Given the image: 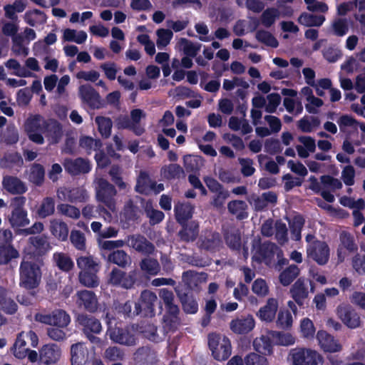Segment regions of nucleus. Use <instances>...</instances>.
Wrapping results in <instances>:
<instances>
[{
    "mask_svg": "<svg viewBox=\"0 0 365 365\" xmlns=\"http://www.w3.org/2000/svg\"><path fill=\"white\" fill-rule=\"evenodd\" d=\"M182 225L178 235L181 240L189 242L196 240L199 233V225L196 221H190Z\"/></svg>",
    "mask_w": 365,
    "mask_h": 365,
    "instance_id": "32",
    "label": "nucleus"
},
{
    "mask_svg": "<svg viewBox=\"0 0 365 365\" xmlns=\"http://www.w3.org/2000/svg\"><path fill=\"white\" fill-rule=\"evenodd\" d=\"M70 199L69 202L71 203L85 202L88 198L87 191L80 187L70 188Z\"/></svg>",
    "mask_w": 365,
    "mask_h": 365,
    "instance_id": "56",
    "label": "nucleus"
},
{
    "mask_svg": "<svg viewBox=\"0 0 365 365\" xmlns=\"http://www.w3.org/2000/svg\"><path fill=\"white\" fill-rule=\"evenodd\" d=\"M126 242L130 247L145 256L149 257L155 252L153 243L140 234L128 235Z\"/></svg>",
    "mask_w": 365,
    "mask_h": 365,
    "instance_id": "16",
    "label": "nucleus"
},
{
    "mask_svg": "<svg viewBox=\"0 0 365 365\" xmlns=\"http://www.w3.org/2000/svg\"><path fill=\"white\" fill-rule=\"evenodd\" d=\"M76 304L91 314H94L98 309V300L94 292L83 289L76 293Z\"/></svg>",
    "mask_w": 365,
    "mask_h": 365,
    "instance_id": "20",
    "label": "nucleus"
},
{
    "mask_svg": "<svg viewBox=\"0 0 365 365\" xmlns=\"http://www.w3.org/2000/svg\"><path fill=\"white\" fill-rule=\"evenodd\" d=\"M61 350L56 344H48L42 346L39 351V360L41 363L49 365L56 364L60 359Z\"/></svg>",
    "mask_w": 365,
    "mask_h": 365,
    "instance_id": "24",
    "label": "nucleus"
},
{
    "mask_svg": "<svg viewBox=\"0 0 365 365\" xmlns=\"http://www.w3.org/2000/svg\"><path fill=\"white\" fill-rule=\"evenodd\" d=\"M105 319L108 327L106 334L113 342L127 346L136 345L138 338L134 330L129 326L123 327L121 324L118 322L113 325L115 318L109 312L106 313Z\"/></svg>",
    "mask_w": 365,
    "mask_h": 365,
    "instance_id": "3",
    "label": "nucleus"
},
{
    "mask_svg": "<svg viewBox=\"0 0 365 365\" xmlns=\"http://www.w3.org/2000/svg\"><path fill=\"white\" fill-rule=\"evenodd\" d=\"M256 39L267 46L277 48L279 46L277 39L269 31L265 30H258L255 34Z\"/></svg>",
    "mask_w": 365,
    "mask_h": 365,
    "instance_id": "49",
    "label": "nucleus"
},
{
    "mask_svg": "<svg viewBox=\"0 0 365 365\" xmlns=\"http://www.w3.org/2000/svg\"><path fill=\"white\" fill-rule=\"evenodd\" d=\"M193 207L189 204H181L175 207V215L177 222L183 225L192 217Z\"/></svg>",
    "mask_w": 365,
    "mask_h": 365,
    "instance_id": "41",
    "label": "nucleus"
},
{
    "mask_svg": "<svg viewBox=\"0 0 365 365\" xmlns=\"http://www.w3.org/2000/svg\"><path fill=\"white\" fill-rule=\"evenodd\" d=\"M244 361L245 365H269L268 360L264 355L255 352L247 354Z\"/></svg>",
    "mask_w": 365,
    "mask_h": 365,
    "instance_id": "62",
    "label": "nucleus"
},
{
    "mask_svg": "<svg viewBox=\"0 0 365 365\" xmlns=\"http://www.w3.org/2000/svg\"><path fill=\"white\" fill-rule=\"evenodd\" d=\"M63 165L66 172L71 176L88 173L92 168L88 159L81 157L75 159L66 158L63 160Z\"/></svg>",
    "mask_w": 365,
    "mask_h": 365,
    "instance_id": "17",
    "label": "nucleus"
},
{
    "mask_svg": "<svg viewBox=\"0 0 365 365\" xmlns=\"http://www.w3.org/2000/svg\"><path fill=\"white\" fill-rule=\"evenodd\" d=\"M43 259L21 261L19 267V285L27 290L37 288L41 281Z\"/></svg>",
    "mask_w": 365,
    "mask_h": 365,
    "instance_id": "2",
    "label": "nucleus"
},
{
    "mask_svg": "<svg viewBox=\"0 0 365 365\" xmlns=\"http://www.w3.org/2000/svg\"><path fill=\"white\" fill-rule=\"evenodd\" d=\"M57 210L60 214L73 219H78L81 215V212L78 208L68 204L62 203L58 205Z\"/></svg>",
    "mask_w": 365,
    "mask_h": 365,
    "instance_id": "60",
    "label": "nucleus"
},
{
    "mask_svg": "<svg viewBox=\"0 0 365 365\" xmlns=\"http://www.w3.org/2000/svg\"><path fill=\"white\" fill-rule=\"evenodd\" d=\"M45 120L41 115L37 114L28 118L25 123V130L29 139L38 145L44 143L43 132Z\"/></svg>",
    "mask_w": 365,
    "mask_h": 365,
    "instance_id": "11",
    "label": "nucleus"
},
{
    "mask_svg": "<svg viewBox=\"0 0 365 365\" xmlns=\"http://www.w3.org/2000/svg\"><path fill=\"white\" fill-rule=\"evenodd\" d=\"M294 365H317L322 361V356L314 350L299 349L292 354Z\"/></svg>",
    "mask_w": 365,
    "mask_h": 365,
    "instance_id": "19",
    "label": "nucleus"
},
{
    "mask_svg": "<svg viewBox=\"0 0 365 365\" xmlns=\"http://www.w3.org/2000/svg\"><path fill=\"white\" fill-rule=\"evenodd\" d=\"M282 335L281 332L269 331L267 334H262L259 337H256L252 342L255 351L264 356L272 355L273 354V341L272 338L281 336Z\"/></svg>",
    "mask_w": 365,
    "mask_h": 365,
    "instance_id": "18",
    "label": "nucleus"
},
{
    "mask_svg": "<svg viewBox=\"0 0 365 365\" xmlns=\"http://www.w3.org/2000/svg\"><path fill=\"white\" fill-rule=\"evenodd\" d=\"M140 269L150 275H156L160 270V265L156 259L151 257L143 258L140 262Z\"/></svg>",
    "mask_w": 365,
    "mask_h": 365,
    "instance_id": "45",
    "label": "nucleus"
},
{
    "mask_svg": "<svg viewBox=\"0 0 365 365\" xmlns=\"http://www.w3.org/2000/svg\"><path fill=\"white\" fill-rule=\"evenodd\" d=\"M307 253L318 264L324 265L329 259L330 250L327 242L315 240L307 245Z\"/></svg>",
    "mask_w": 365,
    "mask_h": 365,
    "instance_id": "12",
    "label": "nucleus"
},
{
    "mask_svg": "<svg viewBox=\"0 0 365 365\" xmlns=\"http://www.w3.org/2000/svg\"><path fill=\"white\" fill-rule=\"evenodd\" d=\"M71 365H84L89 360V352L84 343L78 342L71 346Z\"/></svg>",
    "mask_w": 365,
    "mask_h": 365,
    "instance_id": "26",
    "label": "nucleus"
},
{
    "mask_svg": "<svg viewBox=\"0 0 365 365\" xmlns=\"http://www.w3.org/2000/svg\"><path fill=\"white\" fill-rule=\"evenodd\" d=\"M79 145L82 148L87 150H97L102 146L101 141L98 139L96 140L90 136H83L79 140Z\"/></svg>",
    "mask_w": 365,
    "mask_h": 365,
    "instance_id": "63",
    "label": "nucleus"
},
{
    "mask_svg": "<svg viewBox=\"0 0 365 365\" xmlns=\"http://www.w3.org/2000/svg\"><path fill=\"white\" fill-rule=\"evenodd\" d=\"M70 240L77 250L82 251L86 250V237L81 231L73 230L71 232Z\"/></svg>",
    "mask_w": 365,
    "mask_h": 365,
    "instance_id": "59",
    "label": "nucleus"
},
{
    "mask_svg": "<svg viewBox=\"0 0 365 365\" xmlns=\"http://www.w3.org/2000/svg\"><path fill=\"white\" fill-rule=\"evenodd\" d=\"M182 281L187 288L190 290L198 289L199 283L200 282L199 274L197 272L188 270L182 273Z\"/></svg>",
    "mask_w": 365,
    "mask_h": 365,
    "instance_id": "51",
    "label": "nucleus"
},
{
    "mask_svg": "<svg viewBox=\"0 0 365 365\" xmlns=\"http://www.w3.org/2000/svg\"><path fill=\"white\" fill-rule=\"evenodd\" d=\"M24 336V332L20 333L17 336L16 341L11 347V351H13L15 357L20 359H24L29 351V348L26 347V342Z\"/></svg>",
    "mask_w": 365,
    "mask_h": 365,
    "instance_id": "42",
    "label": "nucleus"
},
{
    "mask_svg": "<svg viewBox=\"0 0 365 365\" xmlns=\"http://www.w3.org/2000/svg\"><path fill=\"white\" fill-rule=\"evenodd\" d=\"M96 198L98 201L103 202L108 208L113 210L115 206L114 197L117 191L115 186L104 178L97 180Z\"/></svg>",
    "mask_w": 365,
    "mask_h": 365,
    "instance_id": "10",
    "label": "nucleus"
},
{
    "mask_svg": "<svg viewBox=\"0 0 365 365\" xmlns=\"http://www.w3.org/2000/svg\"><path fill=\"white\" fill-rule=\"evenodd\" d=\"M198 244L201 250L214 253L220 251L222 246V237L217 232L206 230L200 237Z\"/></svg>",
    "mask_w": 365,
    "mask_h": 365,
    "instance_id": "15",
    "label": "nucleus"
},
{
    "mask_svg": "<svg viewBox=\"0 0 365 365\" xmlns=\"http://www.w3.org/2000/svg\"><path fill=\"white\" fill-rule=\"evenodd\" d=\"M207 339L208 347L215 360L222 361L230 356L232 346L228 337L217 333H210Z\"/></svg>",
    "mask_w": 365,
    "mask_h": 365,
    "instance_id": "6",
    "label": "nucleus"
},
{
    "mask_svg": "<svg viewBox=\"0 0 365 365\" xmlns=\"http://www.w3.org/2000/svg\"><path fill=\"white\" fill-rule=\"evenodd\" d=\"M109 283L123 289H130L136 282V272L135 271L128 273L114 267L109 274Z\"/></svg>",
    "mask_w": 365,
    "mask_h": 365,
    "instance_id": "14",
    "label": "nucleus"
},
{
    "mask_svg": "<svg viewBox=\"0 0 365 365\" xmlns=\"http://www.w3.org/2000/svg\"><path fill=\"white\" fill-rule=\"evenodd\" d=\"M0 308L7 314H14L18 309V305L14 300L9 296L8 290L0 286Z\"/></svg>",
    "mask_w": 365,
    "mask_h": 365,
    "instance_id": "35",
    "label": "nucleus"
},
{
    "mask_svg": "<svg viewBox=\"0 0 365 365\" xmlns=\"http://www.w3.org/2000/svg\"><path fill=\"white\" fill-rule=\"evenodd\" d=\"M228 211L236 216L237 220H242L248 217L247 212V205L243 200H232L227 204Z\"/></svg>",
    "mask_w": 365,
    "mask_h": 365,
    "instance_id": "38",
    "label": "nucleus"
},
{
    "mask_svg": "<svg viewBox=\"0 0 365 365\" xmlns=\"http://www.w3.org/2000/svg\"><path fill=\"white\" fill-rule=\"evenodd\" d=\"M77 266L81 271L99 270L98 264L93 259L92 256H81L76 260Z\"/></svg>",
    "mask_w": 365,
    "mask_h": 365,
    "instance_id": "50",
    "label": "nucleus"
},
{
    "mask_svg": "<svg viewBox=\"0 0 365 365\" xmlns=\"http://www.w3.org/2000/svg\"><path fill=\"white\" fill-rule=\"evenodd\" d=\"M227 245L232 250L240 251L242 247L241 235L239 232H227L225 234Z\"/></svg>",
    "mask_w": 365,
    "mask_h": 365,
    "instance_id": "55",
    "label": "nucleus"
},
{
    "mask_svg": "<svg viewBox=\"0 0 365 365\" xmlns=\"http://www.w3.org/2000/svg\"><path fill=\"white\" fill-rule=\"evenodd\" d=\"M19 257V253L13 245L0 247V264H7L11 259Z\"/></svg>",
    "mask_w": 365,
    "mask_h": 365,
    "instance_id": "48",
    "label": "nucleus"
},
{
    "mask_svg": "<svg viewBox=\"0 0 365 365\" xmlns=\"http://www.w3.org/2000/svg\"><path fill=\"white\" fill-rule=\"evenodd\" d=\"M2 185L5 190L12 195H22L27 191V187L25 183L15 176H4L2 180Z\"/></svg>",
    "mask_w": 365,
    "mask_h": 365,
    "instance_id": "27",
    "label": "nucleus"
},
{
    "mask_svg": "<svg viewBox=\"0 0 365 365\" xmlns=\"http://www.w3.org/2000/svg\"><path fill=\"white\" fill-rule=\"evenodd\" d=\"M279 11L277 8H267L262 12L260 21L264 27L269 28L275 23L276 19L279 18Z\"/></svg>",
    "mask_w": 365,
    "mask_h": 365,
    "instance_id": "46",
    "label": "nucleus"
},
{
    "mask_svg": "<svg viewBox=\"0 0 365 365\" xmlns=\"http://www.w3.org/2000/svg\"><path fill=\"white\" fill-rule=\"evenodd\" d=\"M290 294L294 302L301 307L304 306V300L308 297L309 292L304 280L299 278L290 288Z\"/></svg>",
    "mask_w": 365,
    "mask_h": 365,
    "instance_id": "30",
    "label": "nucleus"
},
{
    "mask_svg": "<svg viewBox=\"0 0 365 365\" xmlns=\"http://www.w3.org/2000/svg\"><path fill=\"white\" fill-rule=\"evenodd\" d=\"M50 231L52 235L60 241H66L68 237V227L67 224L60 220L51 221Z\"/></svg>",
    "mask_w": 365,
    "mask_h": 365,
    "instance_id": "36",
    "label": "nucleus"
},
{
    "mask_svg": "<svg viewBox=\"0 0 365 365\" xmlns=\"http://www.w3.org/2000/svg\"><path fill=\"white\" fill-rule=\"evenodd\" d=\"M182 309L186 314H195L198 311V304L192 295L188 293L179 294Z\"/></svg>",
    "mask_w": 365,
    "mask_h": 365,
    "instance_id": "43",
    "label": "nucleus"
},
{
    "mask_svg": "<svg viewBox=\"0 0 365 365\" xmlns=\"http://www.w3.org/2000/svg\"><path fill=\"white\" fill-rule=\"evenodd\" d=\"M299 274V269L295 264L289 265L282 271L279 277V282L283 286L289 285Z\"/></svg>",
    "mask_w": 365,
    "mask_h": 365,
    "instance_id": "44",
    "label": "nucleus"
},
{
    "mask_svg": "<svg viewBox=\"0 0 365 365\" xmlns=\"http://www.w3.org/2000/svg\"><path fill=\"white\" fill-rule=\"evenodd\" d=\"M158 302L155 293L150 290H143L138 302L135 303V314H142L144 317H153L155 316V304Z\"/></svg>",
    "mask_w": 365,
    "mask_h": 365,
    "instance_id": "9",
    "label": "nucleus"
},
{
    "mask_svg": "<svg viewBox=\"0 0 365 365\" xmlns=\"http://www.w3.org/2000/svg\"><path fill=\"white\" fill-rule=\"evenodd\" d=\"M45 177V169L39 163H34L30 166L29 173V180L36 186H41Z\"/></svg>",
    "mask_w": 365,
    "mask_h": 365,
    "instance_id": "40",
    "label": "nucleus"
},
{
    "mask_svg": "<svg viewBox=\"0 0 365 365\" xmlns=\"http://www.w3.org/2000/svg\"><path fill=\"white\" fill-rule=\"evenodd\" d=\"M276 322L279 328L283 329L289 328L292 324V316L290 312L287 309H280Z\"/></svg>",
    "mask_w": 365,
    "mask_h": 365,
    "instance_id": "54",
    "label": "nucleus"
},
{
    "mask_svg": "<svg viewBox=\"0 0 365 365\" xmlns=\"http://www.w3.org/2000/svg\"><path fill=\"white\" fill-rule=\"evenodd\" d=\"M28 241L33 247L32 255L29 259H31L32 256L34 257L33 259L35 260L36 259H42V257L52 248L48 236L44 234L30 237Z\"/></svg>",
    "mask_w": 365,
    "mask_h": 365,
    "instance_id": "22",
    "label": "nucleus"
},
{
    "mask_svg": "<svg viewBox=\"0 0 365 365\" xmlns=\"http://www.w3.org/2000/svg\"><path fill=\"white\" fill-rule=\"evenodd\" d=\"M336 314L344 324L349 329H356L361 326L360 316L350 304H339L336 308Z\"/></svg>",
    "mask_w": 365,
    "mask_h": 365,
    "instance_id": "13",
    "label": "nucleus"
},
{
    "mask_svg": "<svg viewBox=\"0 0 365 365\" xmlns=\"http://www.w3.org/2000/svg\"><path fill=\"white\" fill-rule=\"evenodd\" d=\"M5 165L6 168H11L14 166L21 168L24 165V160L22 156L18 152L9 153L5 157Z\"/></svg>",
    "mask_w": 365,
    "mask_h": 365,
    "instance_id": "64",
    "label": "nucleus"
},
{
    "mask_svg": "<svg viewBox=\"0 0 365 365\" xmlns=\"http://www.w3.org/2000/svg\"><path fill=\"white\" fill-rule=\"evenodd\" d=\"M99 270L80 271L78 274L79 282L88 288H96L100 284L97 273Z\"/></svg>",
    "mask_w": 365,
    "mask_h": 365,
    "instance_id": "37",
    "label": "nucleus"
},
{
    "mask_svg": "<svg viewBox=\"0 0 365 365\" xmlns=\"http://www.w3.org/2000/svg\"><path fill=\"white\" fill-rule=\"evenodd\" d=\"M56 202L52 197L43 198L36 210V215L40 219H45L55 212Z\"/></svg>",
    "mask_w": 365,
    "mask_h": 365,
    "instance_id": "34",
    "label": "nucleus"
},
{
    "mask_svg": "<svg viewBox=\"0 0 365 365\" xmlns=\"http://www.w3.org/2000/svg\"><path fill=\"white\" fill-rule=\"evenodd\" d=\"M125 242L122 240H105L101 242L102 256L110 263L125 268L130 264V256L123 250H115L123 247Z\"/></svg>",
    "mask_w": 365,
    "mask_h": 365,
    "instance_id": "4",
    "label": "nucleus"
},
{
    "mask_svg": "<svg viewBox=\"0 0 365 365\" xmlns=\"http://www.w3.org/2000/svg\"><path fill=\"white\" fill-rule=\"evenodd\" d=\"M34 319L38 322L60 328H67L71 323L70 315L61 309H56L48 314L36 313Z\"/></svg>",
    "mask_w": 365,
    "mask_h": 365,
    "instance_id": "8",
    "label": "nucleus"
},
{
    "mask_svg": "<svg viewBox=\"0 0 365 365\" xmlns=\"http://www.w3.org/2000/svg\"><path fill=\"white\" fill-rule=\"evenodd\" d=\"M277 248V245L269 241H266L263 243L259 242L255 257L259 262L270 261L273 258Z\"/></svg>",
    "mask_w": 365,
    "mask_h": 365,
    "instance_id": "31",
    "label": "nucleus"
},
{
    "mask_svg": "<svg viewBox=\"0 0 365 365\" xmlns=\"http://www.w3.org/2000/svg\"><path fill=\"white\" fill-rule=\"evenodd\" d=\"M26 202V198L21 195L11 200L10 206L12 210L9 217V222L13 228L25 227L30 222L27 210L24 208Z\"/></svg>",
    "mask_w": 365,
    "mask_h": 365,
    "instance_id": "7",
    "label": "nucleus"
},
{
    "mask_svg": "<svg viewBox=\"0 0 365 365\" xmlns=\"http://www.w3.org/2000/svg\"><path fill=\"white\" fill-rule=\"evenodd\" d=\"M305 220L304 217L300 215H295L293 217L292 222L290 224L291 233L295 240L301 239V232L304 225Z\"/></svg>",
    "mask_w": 365,
    "mask_h": 365,
    "instance_id": "57",
    "label": "nucleus"
},
{
    "mask_svg": "<svg viewBox=\"0 0 365 365\" xmlns=\"http://www.w3.org/2000/svg\"><path fill=\"white\" fill-rule=\"evenodd\" d=\"M325 21L323 15H314L307 12H303L299 16L297 21L299 24L307 27L320 26Z\"/></svg>",
    "mask_w": 365,
    "mask_h": 365,
    "instance_id": "39",
    "label": "nucleus"
},
{
    "mask_svg": "<svg viewBox=\"0 0 365 365\" xmlns=\"http://www.w3.org/2000/svg\"><path fill=\"white\" fill-rule=\"evenodd\" d=\"M155 185L148 173L145 171H140L135 187V192L145 195L152 194V187Z\"/></svg>",
    "mask_w": 365,
    "mask_h": 365,
    "instance_id": "33",
    "label": "nucleus"
},
{
    "mask_svg": "<svg viewBox=\"0 0 365 365\" xmlns=\"http://www.w3.org/2000/svg\"><path fill=\"white\" fill-rule=\"evenodd\" d=\"M163 173L166 179L173 180L180 178L184 170L178 164H170L163 168Z\"/></svg>",
    "mask_w": 365,
    "mask_h": 365,
    "instance_id": "58",
    "label": "nucleus"
},
{
    "mask_svg": "<svg viewBox=\"0 0 365 365\" xmlns=\"http://www.w3.org/2000/svg\"><path fill=\"white\" fill-rule=\"evenodd\" d=\"M317 339L321 349L325 352L334 353L342 349L339 341L326 331L319 330L317 334Z\"/></svg>",
    "mask_w": 365,
    "mask_h": 365,
    "instance_id": "23",
    "label": "nucleus"
},
{
    "mask_svg": "<svg viewBox=\"0 0 365 365\" xmlns=\"http://www.w3.org/2000/svg\"><path fill=\"white\" fill-rule=\"evenodd\" d=\"M43 134L53 143H58L62 136V126L61 123L53 118L44 121Z\"/></svg>",
    "mask_w": 365,
    "mask_h": 365,
    "instance_id": "28",
    "label": "nucleus"
},
{
    "mask_svg": "<svg viewBox=\"0 0 365 365\" xmlns=\"http://www.w3.org/2000/svg\"><path fill=\"white\" fill-rule=\"evenodd\" d=\"M79 96L83 102L92 109H98L104 106L100 94L91 85H82L79 87Z\"/></svg>",
    "mask_w": 365,
    "mask_h": 365,
    "instance_id": "21",
    "label": "nucleus"
},
{
    "mask_svg": "<svg viewBox=\"0 0 365 365\" xmlns=\"http://www.w3.org/2000/svg\"><path fill=\"white\" fill-rule=\"evenodd\" d=\"M180 43L182 46V51L184 53L191 58L196 57L201 48L200 43H194L185 38H180Z\"/></svg>",
    "mask_w": 365,
    "mask_h": 365,
    "instance_id": "52",
    "label": "nucleus"
},
{
    "mask_svg": "<svg viewBox=\"0 0 365 365\" xmlns=\"http://www.w3.org/2000/svg\"><path fill=\"white\" fill-rule=\"evenodd\" d=\"M255 327V321L252 315L236 318L231 321L230 328L232 332L237 334H246Z\"/></svg>",
    "mask_w": 365,
    "mask_h": 365,
    "instance_id": "25",
    "label": "nucleus"
},
{
    "mask_svg": "<svg viewBox=\"0 0 365 365\" xmlns=\"http://www.w3.org/2000/svg\"><path fill=\"white\" fill-rule=\"evenodd\" d=\"M360 248L364 252V255L357 252L359 247L354 236L348 231L341 232L336 249L337 262L343 263L350 255L354 254L351 258L353 269L359 274H365V244H361Z\"/></svg>",
    "mask_w": 365,
    "mask_h": 365,
    "instance_id": "1",
    "label": "nucleus"
},
{
    "mask_svg": "<svg viewBox=\"0 0 365 365\" xmlns=\"http://www.w3.org/2000/svg\"><path fill=\"white\" fill-rule=\"evenodd\" d=\"M98 125V131L103 138H108L110 136L113 122L110 118L104 116H97L95 120Z\"/></svg>",
    "mask_w": 365,
    "mask_h": 365,
    "instance_id": "47",
    "label": "nucleus"
},
{
    "mask_svg": "<svg viewBox=\"0 0 365 365\" xmlns=\"http://www.w3.org/2000/svg\"><path fill=\"white\" fill-rule=\"evenodd\" d=\"M76 326L93 344H99L101 339L96 335L102 331L101 321L94 316L82 312L75 316Z\"/></svg>",
    "mask_w": 365,
    "mask_h": 365,
    "instance_id": "5",
    "label": "nucleus"
},
{
    "mask_svg": "<svg viewBox=\"0 0 365 365\" xmlns=\"http://www.w3.org/2000/svg\"><path fill=\"white\" fill-rule=\"evenodd\" d=\"M156 34L158 36L156 44L159 48L167 46L173 36V31L168 29H159Z\"/></svg>",
    "mask_w": 365,
    "mask_h": 365,
    "instance_id": "53",
    "label": "nucleus"
},
{
    "mask_svg": "<svg viewBox=\"0 0 365 365\" xmlns=\"http://www.w3.org/2000/svg\"><path fill=\"white\" fill-rule=\"evenodd\" d=\"M147 217L150 219L152 225L158 224L162 222L165 217L163 212L153 209L151 203H147L145 208Z\"/></svg>",
    "mask_w": 365,
    "mask_h": 365,
    "instance_id": "61",
    "label": "nucleus"
},
{
    "mask_svg": "<svg viewBox=\"0 0 365 365\" xmlns=\"http://www.w3.org/2000/svg\"><path fill=\"white\" fill-rule=\"evenodd\" d=\"M277 309V300L274 298H269L266 304L259 309L257 316L262 322H272L275 318Z\"/></svg>",
    "mask_w": 365,
    "mask_h": 365,
    "instance_id": "29",
    "label": "nucleus"
}]
</instances>
